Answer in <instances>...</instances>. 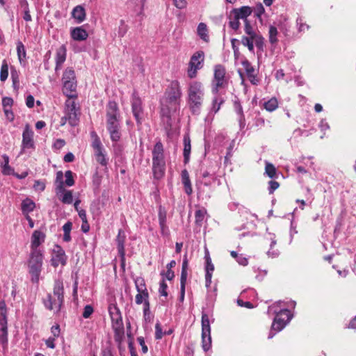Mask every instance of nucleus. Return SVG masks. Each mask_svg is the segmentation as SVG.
<instances>
[{
	"instance_id": "1",
	"label": "nucleus",
	"mask_w": 356,
	"mask_h": 356,
	"mask_svg": "<svg viewBox=\"0 0 356 356\" xmlns=\"http://www.w3.org/2000/svg\"><path fill=\"white\" fill-rule=\"evenodd\" d=\"M182 91L178 81H172L166 88L164 97L161 101V115L167 119V123L171 116L177 113L180 108Z\"/></svg>"
},
{
	"instance_id": "2",
	"label": "nucleus",
	"mask_w": 356,
	"mask_h": 356,
	"mask_svg": "<svg viewBox=\"0 0 356 356\" xmlns=\"http://www.w3.org/2000/svg\"><path fill=\"white\" fill-rule=\"evenodd\" d=\"M106 128L112 141L118 142L121 137L120 113L118 104L109 102L106 110Z\"/></svg>"
},
{
	"instance_id": "3",
	"label": "nucleus",
	"mask_w": 356,
	"mask_h": 356,
	"mask_svg": "<svg viewBox=\"0 0 356 356\" xmlns=\"http://www.w3.org/2000/svg\"><path fill=\"white\" fill-rule=\"evenodd\" d=\"M204 87L201 82L193 81L188 83V99L193 114H199L204 99Z\"/></svg>"
},
{
	"instance_id": "4",
	"label": "nucleus",
	"mask_w": 356,
	"mask_h": 356,
	"mask_svg": "<svg viewBox=\"0 0 356 356\" xmlns=\"http://www.w3.org/2000/svg\"><path fill=\"white\" fill-rule=\"evenodd\" d=\"M108 313L114 330V339L120 346L124 339V327L120 309L115 302L110 303L108 307Z\"/></svg>"
},
{
	"instance_id": "5",
	"label": "nucleus",
	"mask_w": 356,
	"mask_h": 356,
	"mask_svg": "<svg viewBox=\"0 0 356 356\" xmlns=\"http://www.w3.org/2000/svg\"><path fill=\"white\" fill-rule=\"evenodd\" d=\"M152 170L154 177L161 179L165 172V161L164 159V150L162 143L157 142L152 150Z\"/></svg>"
},
{
	"instance_id": "6",
	"label": "nucleus",
	"mask_w": 356,
	"mask_h": 356,
	"mask_svg": "<svg viewBox=\"0 0 356 356\" xmlns=\"http://www.w3.org/2000/svg\"><path fill=\"white\" fill-rule=\"evenodd\" d=\"M76 97H68L65 103V115L61 118V125H64L68 122L71 126L77 125L79 121L80 109L77 106L74 99Z\"/></svg>"
},
{
	"instance_id": "7",
	"label": "nucleus",
	"mask_w": 356,
	"mask_h": 356,
	"mask_svg": "<svg viewBox=\"0 0 356 356\" xmlns=\"http://www.w3.org/2000/svg\"><path fill=\"white\" fill-rule=\"evenodd\" d=\"M63 92L67 97H77L76 93V79L72 67H67L62 77Z\"/></svg>"
},
{
	"instance_id": "8",
	"label": "nucleus",
	"mask_w": 356,
	"mask_h": 356,
	"mask_svg": "<svg viewBox=\"0 0 356 356\" xmlns=\"http://www.w3.org/2000/svg\"><path fill=\"white\" fill-rule=\"evenodd\" d=\"M228 77L226 76L225 67L220 65H216L213 69V78L211 81V91L214 95H218L219 91L227 86Z\"/></svg>"
},
{
	"instance_id": "9",
	"label": "nucleus",
	"mask_w": 356,
	"mask_h": 356,
	"mask_svg": "<svg viewBox=\"0 0 356 356\" xmlns=\"http://www.w3.org/2000/svg\"><path fill=\"white\" fill-rule=\"evenodd\" d=\"M42 263L43 254L42 252H31L28 268L31 281L34 283H38L39 281Z\"/></svg>"
},
{
	"instance_id": "10",
	"label": "nucleus",
	"mask_w": 356,
	"mask_h": 356,
	"mask_svg": "<svg viewBox=\"0 0 356 356\" xmlns=\"http://www.w3.org/2000/svg\"><path fill=\"white\" fill-rule=\"evenodd\" d=\"M275 312L277 313V315L272 324V330L268 335V339L273 338L275 334V332H273V330L281 331L291 318V312L287 309H281L279 312L275 311Z\"/></svg>"
},
{
	"instance_id": "11",
	"label": "nucleus",
	"mask_w": 356,
	"mask_h": 356,
	"mask_svg": "<svg viewBox=\"0 0 356 356\" xmlns=\"http://www.w3.org/2000/svg\"><path fill=\"white\" fill-rule=\"evenodd\" d=\"M135 284L138 291V293L136 296V303L140 305L144 302L143 312L144 314L146 315L147 312L149 311V303L147 300L149 295L145 281L143 278H137L135 280Z\"/></svg>"
},
{
	"instance_id": "12",
	"label": "nucleus",
	"mask_w": 356,
	"mask_h": 356,
	"mask_svg": "<svg viewBox=\"0 0 356 356\" xmlns=\"http://www.w3.org/2000/svg\"><path fill=\"white\" fill-rule=\"evenodd\" d=\"M202 346L203 350L208 351L211 347V327L209 316L203 313L202 315Z\"/></svg>"
},
{
	"instance_id": "13",
	"label": "nucleus",
	"mask_w": 356,
	"mask_h": 356,
	"mask_svg": "<svg viewBox=\"0 0 356 356\" xmlns=\"http://www.w3.org/2000/svg\"><path fill=\"white\" fill-rule=\"evenodd\" d=\"M204 60V54L202 51H199L193 54L191 56L187 75L189 78L193 79L197 76V71L203 67Z\"/></svg>"
},
{
	"instance_id": "14",
	"label": "nucleus",
	"mask_w": 356,
	"mask_h": 356,
	"mask_svg": "<svg viewBox=\"0 0 356 356\" xmlns=\"http://www.w3.org/2000/svg\"><path fill=\"white\" fill-rule=\"evenodd\" d=\"M0 342L8 343L7 308L5 301L0 302Z\"/></svg>"
},
{
	"instance_id": "15",
	"label": "nucleus",
	"mask_w": 356,
	"mask_h": 356,
	"mask_svg": "<svg viewBox=\"0 0 356 356\" xmlns=\"http://www.w3.org/2000/svg\"><path fill=\"white\" fill-rule=\"evenodd\" d=\"M33 136L34 133L33 130L30 128L29 124H26L22 134L21 154L26 149H35Z\"/></svg>"
},
{
	"instance_id": "16",
	"label": "nucleus",
	"mask_w": 356,
	"mask_h": 356,
	"mask_svg": "<svg viewBox=\"0 0 356 356\" xmlns=\"http://www.w3.org/2000/svg\"><path fill=\"white\" fill-rule=\"evenodd\" d=\"M56 193L59 200L63 203L70 204L73 201L72 192L64 188V182L60 181L56 187Z\"/></svg>"
},
{
	"instance_id": "17",
	"label": "nucleus",
	"mask_w": 356,
	"mask_h": 356,
	"mask_svg": "<svg viewBox=\"0 0 356 356\" xmlns=\"http://www.w3.org/2000/svg\"><path fill=\"white\" fill-rule=\"evenodd\" d=\"M43 303L47 309L57 314L60 312L63 301L51 294H48L47 298L44 299Z\"/></svg>"
},
{
	"instance_id": "18",
	"label": "nucleus",
	"mask_w": 356,
	"mask_h": 356,
	"mask_svg": "<svg viewBox=\"0 0 356 356\" xmlns=\"http://www.w3.org/2000/svg\"><path fill=\"white\" fill-rule=\"evenodd\" d=\"M131 107L134 116L138 124L141 123V114L143 113L142 102L136 92L132 95Z\"/></svg>"
},
{
	"instance_id": "19",
	"label": "nucleus",
	"mask_w": 356,
	"mask_h": 356,
	"mask_svg": "<svg viewBox=\"0 0 356 356\" xmlns=\"http://www.w3.org/2000/svg\"><path fill=\"white\" fill-rule=\"evenodd\" d=\"M45 234L39 230H35L31 236V252H41L38 247L44 242Z\"/></svg>"
},
{
	"instance_id": "20",
	"label": "nucleus",
	"mask_w": 356,
	"mask_h": 356,
	"mask_svg": "<svg viewBox=\"0 0 356 356\" xmlns=\"http://www.w3.org/2000/svg\"><path fill=\"white\" fill-rule=\"evenodd\" d=\"M51 261V265L54 267H57L60 264L64 266L66 264V256L65 251L60 246H56L55 249L54 250V253Z\"/></svg>"
},
{
	"instance_id": "21",
	"label": "nucleus",
	"mask_w": 356,
	"mask_h": 356,
	"mask_svg": "<svg viewBox=\"0 0 356 356\" xmlns=\"http://www.w3.org/2000/svg\"><path fill=\"white\" fill-rule=\"evenodd\" d=\"M67 56V49L65 45H61L59 48L56 49V56H55V71H59L63 64L65 63Z\"/></svg>"
},
{
	"instance_id": "22",
	"label": "nucleus",
	"mask_w": 356,
	"mask_h": 356,
	"mask_svg": "<svg viewBox=\"0 0 356 356\" xmlns=\"http://www.w3.org/2000/svg\"><path fill=\"white\" fill-rule=\"evenodd\" d=\"M242 65L245 70L247 76L250 83L253 85H257L259 83V79L257 78L255 69L254 67L246 59L242 61Z\"/></svg>"
},
{
	"instance_id": "23",
	"label": "nucleus",
	"mask_w": 356,
	"mask_h": 356,
	"mask_svg": "<svg viewBox=\"0 0 356 356\" xmlns=\"http://www.w3.org/2000/svg\"><path fill=\"white\" fill-rule=\"evenodd\" d=\"M70 35L76 41L86 40L88 37L87 31L82 27L72 29L70 31Z\"/></svg>"
},
{
	"instance_id": "24",
	"label": "nucleus",
	"mask_w": 356,
	"mask_h": 356,
	"mask_svg": "<svg viewBox=\"0 0 356 356\" xmlns=\"http://www.w3.org/2000/svg\"><path fill=\"white\" fill-rule=\"evenodd\" d=\"M72 15L78 23H81L86 19V11L84 8L80 5L76 6L72 10Z\"/></svg>"
},
{
	"instance_id": "25",
	"label": "nucleus",
	"mask_w": 356,
	"mask_h": 356,
	"mask_svg": "<svg viewBox=\"0 0 356 356\" xmlns=\"http://www.w3.org/2000/svg\"><path fill=\"white\" fill-rule=\"evenodd\" d=\"M251 13L252 10L248 6H243L238 9H234L232 11V14L234 15V16L243 19L244 22H245V19H247V17L251 15Z\"/></svg>"
},
{
	"instance_id": "26",
	"label": "nucleus",
	"mask_w": 356,
	"mask_h": 356,
	"mask_svg": "<svg viewBox=\"0 0 356 356\" xmlns=\"http://www.w3.org/2000/svg\"><path fill=\"white\" fill-rule=\"evenodd\" d=\"M35 207V202L29 198L24 200L21 204L22 211L24 216L29 215V213L33 211Z\"/></svg>"
},
{
	"instance_id": "27",
	"label": "nucleus",
	"mask_w": 356,
	"mask_h": 356,
	"mask_svg": "<svg viewBox=\"0 0 356 356\" xmlns=\"http://www.w3.org/2000/svg\"><path fill=\"white\" fill-rule=\"evenodd\" d=\"M181 181L182 184H184L186 193L191 195L193 192V189L189 178L188 172L186 169L181 171Z\"/></svg>"
},
{
	"instance_id": "28",
	"label": "nucleus",
	"mask_w": 356,
	"mask_h": 356,
	"mask_svg": "<svg viewBox=\"0 0 356 356\" xmlns=\"http://www.w3.org/2000/svg\"><path fill=\"white\" fill-rule=\"evenodd\" d=\"M214 270V266L211 263V259H207V266H206V275H205V282H206V287L209 288L211 284V277L212 273Z\"/></svg>"
},
{
	"instance_id": "29",
	"label": "nucleus",
	"mask_w": 356,
	"mask_h": 356,
	"mask_svg": "<svg viewBox=\"0 0 356 356\" xmlns=\"http://www.w3.org/2000/svg\"><path fill=\"white\" fill-rule=\"evenodd\" d=\"M125 234L124 232L120 229L118 232V234L116 238L117 245H118V250L119 254L124 257V241H125Z\"/></svg>"
},
{
	"instance_id": "30",
	"label": "nucleus",
	"mask_w": 356,
	"mask_h": 356,
	"mask_svg": "<svg viewBox=\"0 0 356 356\" xmlns=\"http://www.w3.org/2000/svg\"><path fill=\"white\" fill-rule=\"evenodd\" d=\"M191 145V139L188 135H185L184 137V158L185 163H188L190 159Z\"/></svg>"
},
{
	"instance_id": "31",
	"label": "nucleus",
	"mask_w": 356,
	"mask_h": 356,
	"mask_svg": "<svg viewBox=\"0 0 356 356\" xmlns=\"http://www.w3.org/2000/svg\"><path fill=\"white\" fill-rule=\"evenodd\" d=\"M3 162L1 164V172L5 175L14 174V169L9 165V157L6 154L2 155Z\"/></svg>"
},
{
	"instance_id": "32",
	"label": "nucleus",
	"mask_w": 356,
	"mask_h": 356,
	"mask_svg": "<svg viewBox=\"0 0 356 356\" xmlns=\"http://www.w3.org/2000/svg\"><path fill=\"white\" fill-rule=\"evenodd\" d=\"M197 33L199 37L204 42L209 41L208 29L205 23L201 22L198 24Z\"/></svg>"
},
{
	"instance_id": "33",
	"label": "nucleus",
	"mask_w": 356,
	"mask_h": 356,
	"mask_svg": "<svg viewBox=\"0 0 356 356\" xmlns=\"http://www.w3.org/2000/svg\"><path fill=\"white\" fill-rule=\"evenodd\" d=\"M63 284L60 280H56L54 286L53 296L63 301Z\"/></svg>"
},
{
	"instance_id": "34",
	"label": "nucleus",
	"mask_w": 356,
	"mask_h": 356,
	"mask_svg": "<svg viewBox=\"0 0 356 356\" xmlns=\"http://www.w3.org/2000/svg\"><path fill=\"white\" fill-rule=\"evenodd\" d=\"M234 108L236 113L238 115V122L241 127H243L245 126V117L243 111L242 106L240 102L238 101H235L234 103Z\"/></svg>"
},
{
	"instance_id": "35",
	"label": "nucleus",
	"mask_w": 356,
	"mask_h": 356,
	"mask_svg": "<svg viewBox=\"0 0 356 356\" xmlns=\"http://www.w3.org/2000/svg\"><path fill=\"white\" fill-rule=\"evenodd\" d=\"M94 155L95 156L97 162H98L102 166L107 165L108 159L106 156V152L104 149L95 151V152H94Z\"/></svg>"
},
{
	"instance_id": "36",
	"label": "nucleus",
	"mask_w": 356,
	"mask_h": 356,
	"mask_svg": "<svg viewBox=\"0 0 356 356\" xmlns=\"http://www.w3.org/2000/svg\"><path fill=\"white\" fill-rule=\"evenodd\" d=\"M264 106L266 111L273 112L278 107V102L276 98L273 97L267 102H265Z\"/></svg>"
},
{
	"instance_id": "37",
	"label": "nucleus",
	"mask_w": 356,
	"mask_h": 356,
	"mask_svg": "<svg viewBox=\"0 0 356 356\" xmlns=\"http://www.w3.org/2000/svg\"><path fill=\"white\" fill-rule=\"evenodd\" d=\"M17 53L19 63H22L26 58V50L21 41H18L17 43Z\"/></svg>"
},
{
	"instance_id": "38",
	"label": "nucleus",
	"mask_w": 356,
	"mask_h": 356,
	"mask_svg": "<svg viewBox=\"0 0 356 356\" xmlns=\"http://www.w3.org/2000/svg\"><path fill=\"white\" fill-rule=\"evenodd\" d=\"M207 211L204 209L197 210L195 213V223L201 226L204 220Z\"/></svg>"
},
{
	"instance_id": "39",
	"label": "nucleus",
	"mask_w": 356,
	"mask_h": 356,
	"mask_svg": "<svg viewBox=\"0 0 356 356\" xmlns=\"http://www.w3.org/2000/svg\"><path fill=\"white\" fill-rule=\"evenodd\" d=\"M8 76V65L6 60H3L1 67L0 80L5 81Z\"/></svg>"
},
{
	"instance_id": "40",
	"label": "nucleus",
	"mask_w": 356,
	"mask_h": 356,
	"mask_svg": "<svg viewBox=\"0 0 356 356\" xmlns=\"http://www.w3.org/2000/svg\"><path fill=\"white\" fill-rule=\"evenodd\" d=\"M241 43L247 47L250 52H254V40L252 38L243 36L241 39Z\"/></svg>"
},
{
	"instance_id": "41",
	"label": "nucleus",
	"mask_w": 356,
	"mask_h": 356,
	"mask_svg": "<svg viewBox=\"0 0 356 356\" xmlns=\"http://www.w3.org/2000/svg\"><path fill=\"white\" fill-rule=\"evenodd\" d=\"M167 220V212L164 207L159 206V225H163V223H166Z\"/></svg>"
},
{
	"instance_id": "42",
	"label": "nucleus",
	"mask_w": 356,
	"mask_h": 356,
	"mask_svg": "<svg viewBox=\"0 0 356 356\" xmlns=\"http://www.w3.org/2000/svg\"><path fill=\"white\" fill-rule=\"evenodd\" d=\"M277 29L275 26H270L269 28V41L272 44H275L277 42Z\"/></svg>"
},
{
	"instance_id": "43",
	"label": "nucleus",
	"mask_w": 356,
	"mask_h": 356,
	"mask_svg": "<svg viewBox=\"0 0 356 356\" xmlns=\"http://www.w3.org/2000/svg\"><path fill=\"white\" fill-rule=\"evenodd\" d=\"M216 97H214L213 100V105H212V111H213L215 113H217L220 108V105L223 103V100L221 97H218V95H215Z\"/></svg>"
},
{
	"instance_id": "44",
	"label": "nucleus",
	"mask_w": 356,
	"mask_h": 356,
	"mask_svg": "<svg viewBox=\"0 0 356 356\" xmlns=\"http://www.w3.org/2000/svg\"><path fill=\"white\" fill-rule=\"evenodd\" d=\"M265 172L269 177L273 178L276 174V169L273 164H271L270 163H266V168H265Z\"/></svg>"
},
{
	"instance_id": "45",
	"label": "nucleus",
	"mask_w": 356,
	"mask_h": 356,
	"mask_svg": "<svg viewBox=\"0 0 356 356\" xmlns=\"http://www.w3.org/2000/svg\"><path fill=\"white\" fill-rule=\"evenodd\" d=\"M239 19L240 18H238L236 16H234V15H233V17L231 16L229 17V26L234 30L238 29L240 26Z\"/></svg>"
},
{
	"instance_id": "46",
	"label": "nucleus",
	"mask_w": 356,
	"mask_h": 356,
	"mask_svg": "<svg viewBox=\"0 0 356 356\" xmlns=\"http://www.w3.org/2000/svg\"><path fill=\"white\" fill-rule=\"evenodd\" d=\"M245 32L248 35V37L250 38H254L257 34L255 33V31L253 30L252 27L248 22V19H245Z\"/></svg>"
},
{
	"instance_id": "47",
	"label": "nucleus",
	"mask_w": 356,
	"mask_h": 356,
	"mask_svg": "<svg viewBox=\"0 0 356 356\" xmlns=\"http://www.w3.org/2000/svg\"><path fill=\"white\" fill-rule=\"evenodd\" d=\"M65 184L67 186H72L74 184V180L73 178V173L70 170H67L65 173Z\"/></svg>"
},
{
	"instance_id": "48",
	"label": "nucleus",
	"mask_w": 356,
	"mask_h": 356,
	"mask_svg": "<svg viewBox=\"0 0 356 356\" xmlns=\"http://www.w3.org/2000/svg\"><path fill=\"white\" fill-rule=\"evenodd\" d=\"M92 147L94 149V152H95V151L104 149L99 138L97 136H95V138L92 143Z\"/></svg>"
},
{
	"instance_id": "49",
	"label": "nucleus",
	"mask_w": 356,
	"mask_h": 356,
	"mask_svg": "<svg viewBox=\"0 0 356 356\" xmlns=\"http://www.w3.org/2000/svg\"><path fill=\"white\" fill-rule=\"evenodd\" d=\"M13 104V99L11 97H5L2 99V106L3 109L11 108Z\"/></svg>"
},
{
	"instance_id": "50",
	"label": "nucleus",
	"mask_w": 356,
	"mask_h": 356,
	"mask_svg": "<svg viewBox=\"0 0 356 356\" xmlns=\"http://www.w3.org/2000/svg\"><path fill=\"white\" fill-rule=\"evenodd\" d=\"M167 289H168L167 284L165 283V282L164 280H162L160 282V286H159V289L160 295L167 297V296H168Z\"/></svg>"
},
{
	"instance_id": "51",
	"label": "nucleus",
	"mask_w": 356,
	"mask_h": 356,
	"mask_svg": "<svg viewBox=\"0 0 356 356\" xmlns=\"http://www.w3.org/2000/svg\"><path fill=\"white\" fill-rule=\"evenodd\" d=\"M94 312V309H93V307L91 306V305H86L85 306L84 309H83V317L84 318H89L92 314Z\"/></svg>"
},
{
	"instance_id": "52",
	"label": "nucleus",
	"mask_w": 356,
	"mask_h": 356,
	"mask_svg": "<svg viewBox=\"0 0 356 356\" xmlns=\"http://www.w3.org/2000/svg\"><path fill=\"white\" fill-rule=\"evenodd\" d=\"M297 26H298V31L300 32L305 31L309 29V26L303 23V20L301 17H298L296 20Z\"/></svg>"
},
{
	"instance_id": "53",
	"label": "nucleus",
	"mask_w": 356,
	"mask_h": 356,
	"mask_svg": "<svg viewBox=\"0 0 356 356\" xmlns=\"http://www.w3.org/2000/svg\"><path fill=\"white\" fill-rule=\"evenodd\" d=\"M254 43L259 49H262L264 45V38L260 35H257L254 38Z\"/></svg>"
},
{
	"instance_id": "54",
	"label": "nucleus",
	"mask_w": 356,
	"mask_h": 356,
	"mask_svg": "<svg viewBox=\"0 0 356 356\" xmlns=\"http://www.w3.org/2000/svg\"><path fill=\"white\" fill-rule=\"evenodd\" d=\"M163 336L161 324L157 323L155 325V338L156 339H161Z\"/></svg>"
},
{
	"instance_id": "55",
	"label": "nucleus",
	"mask_w": 356,
	"mask_h": 356,
	"mask_svg": "<svg viewBox=\"0 0 356 356\" xmlns=\"http://www.w3.org/2000/svg\"><path fill=\"white\" fill-rule=\"evenodd\" d=\"M174 5L179 9H184L187 6L186 0H174Z\"/></svg>"
},
{
	"instance_id": "56",
	"label": "nucleus",
	"mask_w": 356,
	"mask_h": 356,
	"mask_svg": "<svg viewBox=\"0 0 356 356\" xmlns=\"http://www.w3.org/2000/svg\"><path fill=\"white\" fill-rule=\"evenodd\" d=\"M3 112H4L6 118L8 120H9L10 122L13 121L14 114H13L11 108H5V109H3Z\"/></svg>"
},
{
	"instance_id": "57",
	"label": "nucleus",
	"mask_w": 356,
	"mask_h": 356,
	"mask_svg": "<svg viewBox=\"0 0 356 356\" xmlns=\"http://www.w3.org/2000/svg\"><path fill=\"white\" fill-rule=\"evenodd\" d=\"M137 341H138V342L139 343L140 346H141V348H142V352H143V353H147V351H148V348H147V346L145 345L144 338H143V337H138Z\"/></svg>"
},
{
	"instance_id": "58",
	"label": "nucleus",
	"mask_w": 356,
	"mask_h": 356,
	"mask_svg": "<svg viewBox=\"0 0 356 356\" xmlns=\"http://www.w3.org/2000/svg\"><path fill=\"white\" fill-rule=\"evenodd\" d=\"M51 333L52 334L51 337L56 338L60 334V327L58 325H56L51 327Z\"/></svg>"
},
{
	"instance_id": "59",
	"label": "nucleus",
	"mask_w": 356,
	"mask_h": 356,
	"mask_svg": "<svg viewBox=\"0 0 356 356\" xmlns=\"http://www.w3.org/2000/svg\"><path fill=\"white\" fill-rule=\"evenodd\" d=\"M55 339L56 338L54 337H49L47 339L45 340V344L46 346L48 347V348H50L51 349H54L56 347V345H55Z\"/></svg>"
},
{
	"instance_id": "60",
	"label": "nucleus",
	"mask_w": 356,
	"mask_h": 356,
	"mask_svg": "<svg viewBox=\"0 0 356 356\" xmlns=\"http://www.w3.org/2000/svg\"><path fill=\"white\" fill-rule=\"evenodd\" d=\"M279 183L275 181H270L269 182V193H273L278 187Z\"/></svg>"
},
{
	"instance_id": "61",
	"label": "nucleus",
	"mask_w": 356,
	"mask_h": 356,
	"mask_svg": "<svg viewBox=\"0 0 356 356\" xmlns=\"http://www.w3.org/2000/svg\"><path fill=\"white\" fill-rule=\"evenodd\" d=\"M236 261L241 266H247L248 264V259L244 257L243 255H238Z\"/></svg>"
},
{
	"instance_id": "62",
	"label": "nucleus",
	"mask_w": 356,
	"mask_h": 356,
	"mask_svg": "<svg viewBox=\"0 0 356 356\" xmlns=\"http://www.w3.org/2000/svg\"><path fill=\"white\" fill-rule=\"evenodd\" d=\"M188 273L186 270H181V286H186V279H187Z\"/></svg>"
},
{
	"instance_id": "63",
	"label": "nucleus",
	"mask_w": 356,
	"mask_h": 356,
	"mask_svg": "<svg viewBox=\"0 0 356 356\" xmlns=\"http://www.w3.org/2000/svg\"><path fill=\"white\" fill-rule=\"evenodd\" d=\"M264 8L261 3H259L257 5L255 8V13L257 16L260 17L264 13Z\"/></svg>"
},
{
	"instance_id": "64",
	"label": "nucleus",
	"mask_w": 356,
	"mask_h": 356,
	"mask_svg": "<svg viewBox=\"0 0 356 356\" xmlns=\"http://www.w3.org/2000/svg\"><path fill=\"white\" fill-rule=\"evenodd\" d=\"M319 128L322 131H325L330 129V126L325 120H322L319 124Z\"/></svg>"
}]
</instances>
